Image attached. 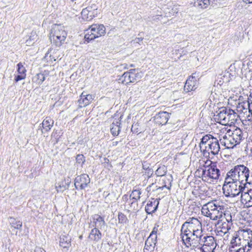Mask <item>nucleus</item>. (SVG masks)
Here are the masks:
<instances>
[{
	"instance_id": "1",
	"label": "nucleus",
	"mask_w": 252,
	"mask_h": 252,
	"mask_svg": "<svg viewBox=\"0 0 252 252\" xmlns=\"http://www.w3.org/2000/svg\"><path fill=\"white\" fill-rule=\"evenodd\" d=\"M225 206L217 200H213L203 205L201 213L203 215L212 220H220L223 217Z\"/></svg>"
},
{
	"instance_id": "2",
	"label": "nucleus",
	"mask_w": 252,
	"mask_h": 252,
	"mask_svg": "<svg viewBox=\"0 0 252 252\" xmlns=\"http://www.w3.org/2000/svg\"><path fill=\"white\" fill-rule=\"evenodd\" d=\"M220 139L210 134H207L202 138L200 143V148L204 154L205 153H211L213 155H218L220 151Z\"/></svg>"
},
{
	"instance_id": "3",
	"label": "nucleus",
	"mask_w": 252,
	"mask_h": 252,
	"mask_svg": "<svg viewBox=\"0 0 252 252\" xmlns=\"http://www.w3.org/2000/svg\"><path fill=\"white\" fill-rule=\"evenodd\" d=\"M230 132V130L227 131L228 133ZM244 138L243 131L239 128H237L231 134H228V137L225 135L222 138H220V142L226 149H231L239 144Z\"/></svg>"
},
{
	"instance_id": "4",
	"label": "nucleus",
	"mask_w": 252,
	"mask_h": 252,
	"mask_svg": "<svg viewBox=\"0 0 252 252\" xmlns=\"http://www.w3.org/2000/svg\"><path fill=\"white\" fill-rule=\"evenodd\" d=\"M215 119L218 123L223 125H231L234 124L237 121L238 115L234 110L222 107L217 112Z\"/></svg>"
},
{
	"instance_id": "5",
	"label": "nucleus",
	"mask_w": 252,
	"mask_h": 252,
	"mask_svg": "<svg viewBox=\"0 0 252 252\" xmlns=\"http://www.w3.org/2000/svg\"><path fill=\"white\" fill-rule=\"evenodd\" d=\"M243 184L236 181H227L225 180L222 187L223 193L226 197H234L242 193V190L245 186Z\"/></svg>"
},
{
	"instance_id": "6",
	"label": "nucleus",
	"mask_w": 252,
	"mask_h": 252,
	"mask_svg": "<svg viewBox=\"0 0 252 252\" xmlns=\"http://www.w3.org/2000/svg\"><path fill=\"white\" fill-rule=\"evenodd\" d=\"M231 74L228 71H224L219 74L214 82V88L212 89L211 95L215 99H218L220 95L221 94L220 88L223 84H227L231 80Z\"/></svg>"
},
{
	"instance_id": "7",
	"label": "nucleus",
	"mask_w": 252,
	"mask_h": 252,
	"mask_svg": "<svg viewBox=\"0 0 252 252\" xmlns=\"http://www.w3.org/2000/svg\"><path fill=\"white\" fill-rule=\"evenodd\" d=\"M193 246L202 252H214L216 244L214 237L206 235L200 242H195Z\"/></svg>"
},
{
	"instance_id": "8",
	"label": "nucleus",
	"mask_w": 252,
	"mask_h": 252,
	"mask_svg": "<svg viewBox=\"0 0 252 252\" xmlns=\"http://www.w3.org/2000/svg\"><path fill=\"white\" fill-rule=\"evenodd\" d=\"M54 44L58 47L61 46L65 42L67 36V32L63 26L54 25L51 32Z\"/></svg>"
},
{
	"instance_id": "9",
	"label": "nucleus",
	"mask_w": 252,
	"mask_h": 252,
	"mask_svg": "<svg viewBox=\"0 0 252 252\" xmlns=\"http://www.w3.org/2000/svg\"><path fill=\"white\" fill-rule=\"evenodd\" d=\"M105 33V28L102 24H93L91 26L85 35V39L88 42L103 36Z\"/></svg>"
},
{
	"instance_id": "10",
	"label": "nucleus",
	"mask_w": 252,
	"mask_h": 252,
	"mask_svg": "<svg viewBox=\"0 0 252 252\" xmlns=\"http://www.w3.org/2000/svg\"><path fill=\"white\" fill-rule=\"evenodd\" d=\"M220 174V170L217 168L216 163H212L210 166L203 169L202 176L204 180H207L208 178L213 180H218Z\"/></svg>"
},
{
	"instance_id": "11",
	"label": "nucleus",
	"mask_w": 252,
	"mask_h": 252,
	"mask_svg": "<svg viewBox=\"0 0 252 252\" xmlns=\"http://www.w3.org/2000/svg\"><path fill=\"white\" fill-rule=\"evenodd\" d=\"M249 232L248 231H245L244 230H239L238 231H236L234 233L233 237L231 240L230 242V246L232 249H236L235 248L237 247H240L242 245H246L245 244L246 240L243 239H241L240 236L241 235H249Z\"/></svg>"
},
{
	"instance_id": "12",
	"label": "nucleus",
	"mask_w": 252,
	"mask_h": 252,
	"mask_svg": "<svg viewBox=\"0 0 252 252\" xmlns=\"http://www.w3.org/2000/svg\"><path fill=\"white\" fill-rule=\"evenodd\" d=\"M240 201L244 208L252 207V189L244 187L242 190Z\"/></svg>"
},
{
	"instance_id": "13",
	"label": "nucleus",
	"mask_w": 252,
	"mask_h": 252,
	"mask_svg": "<svg viewBox=\"0 0 252 252\" xmlns=\"http://www.w3.org/2000/svg\"><path fill=\"white\" fill-rule=\"evenodd\" d=\"M238 177L240 178L239 183L245 185L246 183L250 184L252 181H249L250 170L249 168L243 164H239Z\"/></svg>"
},
{
	"instance_id": "14",
	"label": "nucleus",
	"mask_w": 252,
	"mask_h": 252,
	"mask_svg": "<svg viewBox=\"0 0 252 252\" xmlns=\"http://www.w3.org/2000/svg\"><path fill=\"white\" fill-rule=\"evenodd\" d=\"M90 183V179L88 175L86 174H82L76 177L74 180V186L76 189H85Z\"/></svg>"
},
{
	"instance_id": "15",
	"label": "nucleus",
	"mask_w": 252,
	"mask_h": 252,
	"mask_svg": "<svg viewBox=\"0 0 252 252\" xmlns=\"http://www.w3.org/2000/svg\"><path fill=\"white\" fill-rule=\"evenodd\" d=\"M135 69H130L128 72H125L120 80L125 85L134 82L138 78V74L135 73Z\"/></svg>"
},
{
	"instance_id": "16",
	"label": "nucleus",
	"mask_w": 252,
	"mask_h": 252,
	"mask_svg": "<svg viewBox=\"0 0 252 252\" xmlns=\"http://www.w3.org/2000/svg\"><path fill=\"white\" fill-rule=\"evenodd\" d=\"M189 227L192 231L195 230H198V228L202 227L201 222L195 218H189L184 223V227L187 226Z\"/></svg>"
},
{
	"instance_id": "17",
	"label": "nucleus",
	"mask_w": 252,
	"mask_h": 252,
	"mask_svg": "<svg viewBox=\"0 0 252 252\" xmlns=\"http://www.w3.org/2000/svg\"><path fill=\"white\" fill-rule=\"evenodd\" d=\"M170 115V113L165 111L159 112L154 117V121L158 125H165L167 124Z\"/></svg>"
},
{
	"instance_id": "18",
	"label": "nucleus",
	"mask_w": 252,
	"mask_h": 252,
	"mask_svg": "<svg viewBox=\"0 0 252 252\" xmlns=\"http://www.w3.org/2000/svg\"><path fill=\"white\" fill-rule=\"evenodd\" d=\"M197 81L195 77L190 76L186 81L184 86V91L189 92L197 88Z\"/></svg>"
},
{
	"instance_id": "19",
	"label": "nucleus",
	"mask_w": 252,
	"mask_h": 252,
	"mask_svg": "<svg viewBox=\"0 0 252 252\" xmlns=\"http://www.w3.org/2000/svg\"><path fill=\"white\" fill-rule=\"evenodd\" d=\"M238 166L237 165L227 172L225 180L239 182L240 178L238 177Z\"/></svg>"
},
{
	"instance_id": "20",
	"label": "nucleus",
	"mask_w": 252,
	"mask_h": 252,
	"mask_svg": "<svg viewBox=\"0 0 252 252\" xmlns=\"http://www.w3.org/2000/svg\"><path fill=\"white\" fill-rule=\"evenodd\" d=\"M158 204L159 202L157 199H152L145 206V211L148 214H152L157 211Z\"/></svg>"
},
{
	"instance_id": "21",
	"label": "nucleus",
	"mask_w": 252,
	"mask_h": 252,
	"mask_svg": "<svg viewBox=\"0 0 252 252\" xmlns=\"http://www.w3.org/2000/svg\"><path fill=\"white\" fill-rule=\"evenodd\" d=\"M93 99L94 97L92 94H85L84 92H83L78 100L80 107L87 106L92 102Z\"/></svg>"
},
{
	"instance_id": "22",
	"label": "nucleus",
	"mask_w": 252,
	"mask_h": 252,
	"mask_svg": "<svg viewBox=\"0 0 252 252\" xmlns=\"http://www.w3.org/2000/svg\"><path fill=\"white\" fill-rule=\"evenodd\" d=\"M157 236H155L154 238H151V237H148L145 242L144 252H150L153 251L157 243Z\"/></svg>"
},
{
	"instance_id": "23",
	"label": "nucleus",
	"mask_w": 252,
	"mask_h": 252,
	"mask_svg": "<svg viewBox=\"0 0 252 252\" xmlns=\"http://www.w3.org/2000/svg\"><path fill=\"white\" fill-rule=\"evenodd\" d=\"M193 231L190 230L187 226L184 227V224L182 226L181 228V235L182 240L184 242H190L191 239V237L192 236Z\"/></svg>"
},
{
	"instance_id": "24",
	"label": "nucleus",
	"mask_w": 252,
	"mask_h": 252,
	"mask_svg": "<svg viewBox=\"0 0 252 252\" xmlns=\"http://www.w3.org/2000/svg\"><path fill=\"white\" fill-rule=\"evenodd\" d=\"M92 219L93 220V226L94 228L101 229L106 224L104 219L98 214L93 215Z\"/></svg>"
},
{
	"instance_id": "25",
	"label": "nucleus",
	"mask_w": 252,
	"mask_h": 252,
	"mask_svg": "<svg viewBox=\"0 0 252 252\" xmlns=\"http://www.w3.org/2000/svg\"><path fill=\"white\" fill-rule=\"evenodd\" d=\"M218 225L219 226L218 227L220 229V231L225 234L230 229L232 223L227 222L223 219H220L218 222Z\"/></svg>"
},
{
	"instance_id": "26",
	"label": "nucleus",
	"mask_w": 252,
	"mask_h": 252,
	"mask_svg": "<svg viewBox=\"0 0 252 252\" xmlns=\"http://www.w3.org/2000/svg\"><path fill=\"white\" fill-rule=\"evenodd\" d=\"M71 237L68 235L62 234L59 241L60 246L68 250L71 246Z\"/></svg>"
},
{
	"instance_id": "27",
	"label": "nucleus",
	"mask_w": 252,
	"mask_h": 252,
	"mask_svg": "<svg viewBox=\"0 0 252 252\" xmlns=\"http://www.w3.org/2000/svg\"><path fill=\"white\" fill-rule=\"evenodd\" d=\"M60 57V52L59 50L50 49L48 53L45 54V58L46 60L53 63L58 59Z\"/></svg>"
},
{
	"instance_id": "28",
	"label": "nucleus",
	"mask_w": 252,
	"mask_h": 252,
	"mask_svg": "<svg viewBox=\"0 0 252 252\" xmlns=\"http://www.w3.org/2000/svg\"><path fill=\"white\" fill-rule=\"evenodd\" d=\"M123 115H121L119 119V121H117L115 123L113 122L111 125V132L112 134L114 136H118L120 131V125H121V120L122 119Z\"/></svg>"
},
{
	"instance_id": "29",
	"label": "nucleus",
	"mask_w": 252,
	"mask_h": 252,
	"mask_svg": "<svg viewBox=\"0 0 252 252\" xmlns=\"http://www.w3.org/2000/svg\"><path fill=\"white\" fill-rule=\"evenodd\" d=\"M89 238L92 240L98 242L102 238V234L99 229L93 228L90 233Z\"/></svg>"
},
{
	"instance_id": "30",
	"label": "nucleus",
	"mask_w": 252,
	"mask_h": 252,
	"mask_svg": "<svg viewBox=\"0 0 252 252\" xmlns=\"http://www.w3.org/2000/svg\"><path fill=\"white\" fill-rule=\"evenodd\" d=\"M54 124L53 120L50 117H46L42 122V127L46 132L49 131L53 126Z\"/></svg>"
},
{
	"instance_id": "31",
	"label": "nucleus",
	"mask_w": 252,
	"mask_h": 252,
	"mask_svg": "<svg viewBox=\"0 0 252 252\" xmlns=\"http://www.w3.org/2000/svg\"><path fill=\"white\" fill-rule=\"evenodd\" d=\"M194 4L199 9H205L210 4V0H195Z\"/></svg>"
},
{
	"instance_id": "32",
	"label": "nucleus",
	"mask_w": 252,
	"mask_h": 252,
	"mask_svg": "<svg viewBox=\"0 0 252 252\" xmlns=\"http://www.w3.org/2000/svg\"><path fill=\"white\" fill-rule=\"evenodd\" d=\"M38 35L35 31H32L30 35L28 36V38L26 40L25 43L27 46L33 45L37 41Z\"/></svg>"
},
{
	"instance_id": "33",
	"label": "nucleus",
	"mask_w": 252,
	"mask_h": 252,
	"mask_svg": "<svg viewBox=\"0 0 252 252\" xmlns=\"http://www.w3.org/2000/svg\"><path fill=\"white\" fill-rule=\"evenodd\" d=\"M10 224L11 227H14L15 229H21L22 226V222L20 220H17L15 218L10 217L9 218Z\"/></svg>"
},
{
	"instance_id": "34",
	"label": "nucleus",
	"mask_w": 252,
	"mask_h": 252,
	"mask_svg": "<svg viewBox=\"0 0 252 252\" xmlns=\"http://www.w3.org/2000/svg\"><path fill=\"white\" fill-rule=\"evenodd\" d=\"M192 234V237H195L197 242H200L203 238V236L206 235V234H203L202 227L198 228V230H194Z\"/></svg>"
},
{
	"instance_id": "35",
	"label": "nucleus",
	"mask_w": 252,
	"mask_h": 252,
	"mask_svg": "<svg viewBox=\"0 0 252 252\" xmlns=\"http://www.w3.org/2000/svg\"><path fill=\"white\" fill-rule=\"evenodd\" d=\"M81 15L83 19L86 21H90L94 17V14H90V11L86 8L82 10L81 12Z\"/></svg>"
},
{
	"instance_id": "36",
	"label": "nucleus",
	"mask_w": 252,
	"mask_h": 252,
	"mask_svg": "<svg viewBox=\"0 0 252 252\" xmlns=\"http://www.w3.org/2000/svg\"><path fill=\"white\" fill-rule=\"evenodd\" d=\"M141 191L139 189H134L132 190L129 196L130 201L131 200H139L140 198Z\"/></svg>"
},
{
	"instance_id": "37",
	"label": "nucleus",
	"mask_w": 252,
	"mask_h": 252,
	"mask_svg": "<svg viewBox=\"0 0 252 252\" xmlns=\"http://www.w3.org/2000/svg\"><path fill=\"white\" fill-rule=\"evenodd\" d=\"M45 77L42 73H38L36 74L32 78V80L38 85L41 84L45 80Z\"/></svg>"
},
{
	"instance_id": "38",
	"label": "nucleus",
	"mask_w": 252,
	"mask_h": 252,
	"mask_svg": "<svg viewBox=\"0 0 252 252\" xmlns=\"http://www.w3.org/2000/svg\"><path fill=\"white\" fill-rule=\"evenodd\" d=\"M167 172L166 167L163 165L162 166L159 167L157 170L156 171V174L157 176L162 177L164 176Z\"/></svg>"
},
{
	"instance_id": "39",
	"label": "nucleus",
	"mask_w": 252,
	"mask_h": 252,
	"mask_svg": "<svg viewBox=\"0 0 252 252\" xmlns=\"http://www.w3.org/2000/svg\"><path fill=\"white\" fill-rule=\"evenodd\" d=\"M85 8L90 11V14H94V15L96 14V10L97 9V6L96 4L93 3Z\"/></svg>"
},
{
	"instance_id": "40",
	"label": "nucleus",
	"mask_w": 252,
	"mask_h": 252,
	"mask_svg": "<svg viewBox=\"0 0 252 252\" xmlns=\"http://www.w3.org/2000/svg\"><path fill=\"white\" fill-rule=\"evenodd\" d=\"M119 222L121 223H126L128 222V219L126 216L122 213H119L118 214Z\"/></svg>"
},
{
	"instance_id": "41",
	"label": "nucleus",
	"mask_w": 252,
	"mask_h": 252,
	"mask_svg": "<svg viewBox=\"0 0 252 252\" xmlns=\"http://www.w3.org/2000/svg\"><path fill=\"white\" fill-rule=\"evenodd\" d=\"M223 216L221 219H223L224 221H227V222H230V223H232V217L229 212H225L224 211Z\"/></svg>"
},
{
	"instance_id": "42",
	"label": "nucleus",
	"mask_w": 252,
	"mask_h": 252,
	"mask_svg": "<svg viewBox=\"0 0 252 252\" xmlns=\"http://www.w3.org/2000/svg\"><path fill=\"white\" fill-rule=\"evenodd\" d=\"M17 67H18L17 71L19 74L26 75V69L24 67V66L22 63H19L17 64Z\"/></svg>"
},
{
	"instance_id": "43",
	"label": "nucleus",
	"mask_w": 252,
	"mask_h": 252,
	"mask_svg": "<svg viewBox=\"0 0 252 252\" xmlns=\"http://www.w3.org/2000/svg\"><path fill=\"white\" fill-rule=\"evenodd\" d=\"M155 186L154 184V183H152L151 185H150V186H149L147 188V189L148 190V191H154L158 189H163L164 188H166V185H164L161 187H158L157 186H156L155 187V188L154 189H152V188Z\"/></svg>"
},
{
	"instance_id": "44",
	"label": "nucleus",
	"mask_w": 252,
	"mask_h": 252,
	"mask_svg": "<svg viewBox=\"0 0 252 252\" xmlns=\"http://www.w3.org/2000/svg\"><path fill=\"white\" fill-rule=\"evenodd\" d=\"M76 162L82 165L85 161V157L81 154L77 155L76 158Z\"/></svg>"
},
{
	"instance_id": "45",
	"label": "nucleus",
	"mask_w": 252,
	"mask_h": 252,
	"mask_svg": "<svg viewBox=\"0 0 252 252\" xmlns=\"http://www.w3.org/2000/svg\"><path fill=\"white\" fill-rule=\"evenodd\" d=\"M129 208L130 209H132L134 210L137 209L138 208V200H131V201L129 200Z\"/></svg>"
},
{
	"instance_id": "46",
	"label": "nucleus",
	"mask_w": 252,
	"mask_h": 252,
	"mask_svg": "<svg viewBox=\"0 0 252 252\" xmlns=\"http://www.w3.org/2000/svg\"><path fill=\"white\" fill-rule=\"evenodd\" d=\"M166 124H167V128L170 129L169 130V132H171L172 131L176 130V128H177V126H175V124H172L171 123H168Z\"/></svg>"
},
{
	"instance_id": "47",
	"label": "nucleus",
	"mask_w": 252,
	"mask_h": 252,
	"mask_svg": "<svg viewBox=\"0 0 252 252\" xmlns=\"http://www.w3.org/2000/svg\"><path fill=\"white\" fill-rule=\"evenodd\" d=\"M26 75L19 74L15 76V81L16 82H18L20 80L24 79L26 78Z\"/></svg>"
},
{
	"instance_id": "48",
	"label": "nucleus",
	"mask_w": 252,
	"mask_h": 252,
	"mask_svg": "<svg viewBox=\"0 0 252 252\" xmlns=\"http://www.w3.org/2000/svg\"><path fill=\"white\" fill-rule=\"evenodd\" d=\"M157 232H158V228L157 227H154L149 237H151V238H154V237L155 236H157Z\"/></svg>"
},
{
	"instance_id": "49",
	"label": "nucleus",
	"mask_w": 252,
	"mask_h": 252,
	"mask_svg": "<svg viewBox=\"0 0 252 252\" xmlns=\"http://www.w3.org/2000/svg\"><path fill=\"white\" fill-rule=\"evenodd\" d=\"M153 174V170L152 168L145 170V175L148 177L150 178Z\"/></svg>"
},
{
	"instance_id": "50",
	"label": "nucleus",
	"mask_w": 252,
	"mask_h": 252,
	"mask_svg": "<svg viewBox=\"0 0 252 252\" xmlns=\"http://www.w3.org/2000/svg\"><path fill=\"white\" fill-rule=\"evenodd\" d=\"M232 252H245L244 248V245H242V247L237 249L231 250Z\"/></svg>"
},
{
	"instance_id": "51",
	"label": "nucleus",
	"mask_w": 252,
	"mask_h": 252,
	"mask_svg": "<svg viewBox=\"0 0 252 252\" xmlns=\"http://www.w3.org/2000/svg\"><path fill=\"white\" fill-rule=\"evenodd\" d=\"M142 167H143V169L145 170L148 169L150 168V164L149 163H148L147 161H144L142 164Z\"/></svg>"
},
{
	"instance_id": "52",
	"label": "nucleus",
	"mask_w": 252,
	"mask_h": 252,
	"mask_svg": "<svg viewBox=\"0 0 252 252\" xmlns=\"http://www.w3.org/2000/svg\"><path fill=\"white\" fill-rule=\"evenodd\" d=\"M191 239L190 240V242H184L186 245H189V246H191L192 244L193 245H194V243L193 242V241L196 240V239L195 237H191Z\"/></svg>"
},
{
	"instance_id": "53",
	"label": "nucleus",
	"mask_w": 252,
	"mask_h": 252,
	"mask_svg": "<svg viewBox=\"0 0 252 252\" xmlns=\"http://www.w3.org/2000/svg\"><path fill=\"white\" fill-rule=\"evenodd\" d=\"M137 124H135V125H133L132 126V127H131V131L133 132H135V133H137L139 132V130H138V128H137Z\"/></svg>"
},
{
	"instance_id": "54",
	"label": "nucleus",
	"mask_w": 252,
	"mask_h": 252,
	"mask_svg": "<svg viewBox=\"0 0 252 252\" xmlns=\"http://www.w3.org/2000/svg\"><path fill=\"white\" fill-rule=\"evenodd\" d=\"M34 252H46L43 249L40 247H36L34 249Z\"/></svg>"
},
{
	"instance_id": "55",
	"label": "nucleus",
	"mask_w": 252,
	"mask_h": 252,
	"mask_svg": "<svg viewBox=\"0 0 252 252\" xmlns=\"http://www.w3.org/2000/svg\"><path fill=\"white\" fill-rule=\"evenodd\" d=\"M143 39V38H142V37H138V38H136L134 41V42L135 43H139L140 42H141Z\"/></svg>"
},
{
	"instance_id": "56",
	"label": "nucleus",
	"mask_w": 252,
	"mask_h": 252,
	"mask_svg": "<svg viewBox=\"0 0 252 252\" xmlns=\"http://www.w3.org/2000/svg\"><path fill=\"white\" fill-rule=\"evenodd\" d=\"M122 199L123 200L127 201L128 200V196L127 194H125L123 196Z\"/></svg>"
},
{
	"instance_id": "57",
	"label": "nucleus",
	"mask_w": 252,
	"mask_h": 252,
	"mask_svg": "<svg viewBox=\"0 0 252 252\" xmlns=\"http://www.w3.org/2000/svg\"><path fill=\"white\" fill-rule=\"evenodd\" d=\"M245 2L247 3H252V0H243Z\"/></svg>"
},
{
	"instance_id": "58",
	"label": "nucleus",
	"mask_w": 252,
	"mask_h": 252,
	"mask_svg": "<svg viewBox=\"0 0 252 252\" xmlns=\"http://www.w3.org/2000/svg\"><path fill=\"white\" fill-rule=\"evenodd\" d=\"M118 142H116V143H115V144H113V145H116L117 144Z\"/></svg>"
}]
</instances>
